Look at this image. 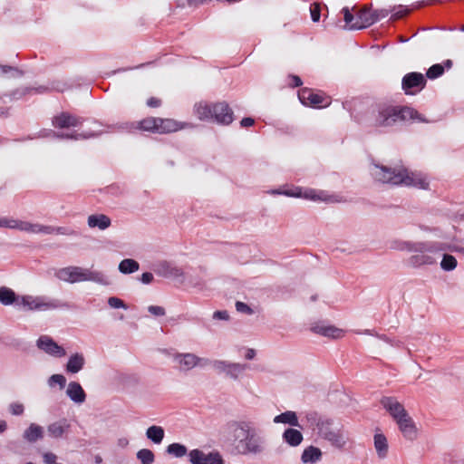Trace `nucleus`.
<instances>
[{
    "label": "nucleus",
    "mask_w": 464,
    "mask_h": 464,
    "mask_svg": "<svg viewBox=\"0 0 464 464\" xmlns=\"http://www.w3.org/2000/svg\"><path fill=\"white\" fill-rule=\"evenodd\" d=\"M342 13L343 14V20L345 22L346 26L352 30V25L356 21V15L353 14L349 9V7L345 6L342 9Z\"/></svg>",
    "instance_id": "obj_41"
},
{
    "label": "nucleus",
    "mask_w": 464,
    "mask_h": 464,
    "mask_svg": "<svg viewBox=\"0 0 464 464\" xmlns=\"http://www.w3.org/2000/svg\"><path fill=\"white\" fill-rule=\"evenodd\" d=\"M285 194L287 196L300 197L299 193H292L290 191H285Z\"/></svg>",
    "instance_id": "obj_64"
},
{
    "label": "nucleus",
    "mask_w": 464,
    "mask_h": 464,
    "mask_svg": "<svg viewBox=\"0 0 464 464\" xmlns=\"http://www.w3.org/2000/svg\"><path fill=\"white\" fill-rule=\"evenodd\" d=\"M300 102L313 108H324L330 105L331 100L322 92H315L309 88H303L298 92Z\"/></svg>",
    "instance_id": "obj_7"
},
{
    "label": "nucleus",
    "mask_w": 464,
    "mask_h": 464,
    "mask_svg": "<svg viewBox=\"0 0 464 464\" xmlns=\"http://www.w3.org/2000/svg\"><path fill=\"white\" fill-rule=\"evenodd\" d=\"M6 430V422L5 421H0V432H3Z\"/></svg>",
    "instance_id": "obj_63"
},
{
    "label": "nucleus",
    "mask_w": 464,
    "mask_h": 464,
    "mask_svg": "<svg viewBox=\"0 0 464 464\" xmlns=\"http://www.w3.org/2000/svg\"><path fill=\"white\" fill-rule=\"evenodd\" d=\"M237 449L242 454L259 453L262 451V440L253 429L240 444H237Z\"/></svg>",
    "instance_id": "obj_9"
},
{
    "label": "nucleus",
    "mask_w": 464,
    "mask_h": 464,
    "mask_svg": "<svg viewBox=\"0 0 464 464\" xmlns=\"http://www.w3.org/2000/svg\"><path fill=\"white\" fill-rule=\"evenodd\" d=\"M457 264V259L453 256L445 254L440 262V266L445 271H451L456 268Z\"/></svg>",
    "instance_id": "obj_37"
},
{
    "label": "nucleus",
    "mask_w": 464,
    "mask_h": 464,
    "mask_svg": "<svg viewBox=\"0 0 464 464\" xmlns=\"http://www.w3.org/2000/svg\"><path fill=\"white\" fill-rule=\"evenodd\" d=\"M43 428L39 425L32 423L28 429L25 430L24 437L29 442H35L37 440L43 438Z\"/></svg>",
    "instance_id": "obj_33"
},
{
    "label": "nucleus",
    "mask_w": 464,
    "mask_h": 464,
    "mask_svg": "<svg viewBox=\"0 0 464 464\" xmlns=\"http://www.w3.org/2000/svg\"><path fill=\"white\" fill-rule=\"evenodd\" d=\"M146 104L150 108H159L162 104V101L160 98L157 97H150L147 100Z\"/></svg>",
    "instance_id": "obj_53"
},
{
    "label": "nucleus",
    "mask_w": 464,
    "mask_h": 464,
    "mask_svg": "<svg viewBox=\"0 0 464 464\" xmlns=\"http://www.w3.org/2000/svg\"><path fill=\"white\" fill-rule=\"evenodd\" d=\"M20 298L16 296L15 293L6 286L0 287V303L4 305H10L14 303L18 304Z\"/></svg>",
    "instance_id": "obj_31"
},
{
    "label": "nucleus",
    "mask_w": 464,
    "mask_h": 464,
    "mask_svg": "<svg viewBox=\"0 0 464 464\" xmlns=\"http://www.w3.org/2000/svg\"><path fill=\"white\" fill-rule=\"evenodd\" d=\"M311 18L313 22H318L321 16V7L317 3H314L310 6Z\"/></svg>",
    "instance_id": "obj_46"
},
{
    "label": "nucleus",
    "mask_w": 464,
    "mask_h": 464,
    "mask_svg": "<svg viewBox=\"0 0 464 464\" xmlns=\"http://www.w3.org/2000/svg\"><path fill=\"white\" fill-rule=\"evenodd\" d=\"M66 394L75 403L81 404L86 400V393L81 384L77 382H69Z\"/></svg>",
    "instance_id": "obj_20"
},
{
    "label": "nucleus",
    "mask_w": 464,
    "mask_h": 464,
    "mask_svg": "<svg viewBox=\"0 0 464 464\" xmlns=\"http://www.w3.org/2000/svg\"><path fill=\"white\" fill-rule=\"evenodd\" d=\"M316 201L335 202V196L328 195L325 191L316 190Z\"/></svg>",
    "instance_id": "obj_45"
},
{
    "label": "nucleus",
    "mask_w": 464,
    "mask_h": 464,
    "mask_svg": "<svg viewBox=\"0 0 464 464\" xmlns=\"http://www.w3.org/2000/svg\"><path fill=\"white\" fill-rule=\"evenodd\" d=\"M167 451L177 458L183 457L187 453V448L179 443H172L168 446Z\"/></svg>",
    "instance_id": "obj_40"
},
{
    "label": "nucleus",
    "mask_w": 464,
    "mask_h": 464,
    "mask_svg": "<svg viewBox=\"0 0 464 464\" xmlns=\"http://www.w3.org/2000/svg\"><path fill=\"white\" fill-rule=\"evenodd\" d=\"M304 198H308V199H311V200H314V201H316V190L315 189H309V190L305 191Z\"/></svg>",
    "instance_id": "obj_59"
},
{
    "label": "nucleus",
    "mask_w": 464,
    "mask_h": 464,
    "mask_svg": "<svg viewBox=\"0 0 464 464\" xmlns=\"http://www.w3.org/2000/svg\"><path fill=\"white\" fill-rule=\"evenodd\" d=\"M147 437L154 443H160L164 438V430L160 426H150L146 431Z\"/></svg>",
    "instance_id": "obj_35"
},
{
    "label": "nucleus",
    "mask_w": 464,
    "mask_h": 464,
    "mask_svg": "<svg viewBox=\"0 0 464 464\" xmlns=\"http://www.w3.org/2000/svg\"><path fill=\"white\" fill-rule=\"evenodd\" d=\"M254 123H255L254 119H252V118H250V117L243 118V119L241 120V121H240V125H241V127H243V128L250 127V126H252Z\"/></svg>",
    "instance_id": "obj_58"
},
{
    "label": "nucleus",
    "mask_w": 464,
    "mask_h": 464,
    "mask_svg": "<svg viewBox=\"0 0 464 464\" xmlns=\"http://www.w3.org/2000/svg\"><path fill=\"white\" fill-rule=\"evenodd\" d=\"M69 428L66 420H59L50 424L47 428V431L51 437L60 438Z\"/></svg>",
    "instance_id": "obj_32"
},
{
    "label": "nucleus",
    "mask_w": 464,
    "mask_h": 464,
    "mask_svg": "<svg viewBox=\"0 0 464 464\" xmlns=\"http://www.w3.org/2000/svg\"><path fill=\"white\" fill-rule=\"evenodd\" d=\"M9 411L13 415H22L24 411V407L20 402H13L9 405Z\"/></svg>",
    "instance_id": "obj_48"
},
{
    "label": "nucleus",
    "mask_w": 464,
    "mask_h": 464,
    "mask_svg": "<svg viewBox=\"0 0 464 464\" xmlns=\"http://www.w3.org/2000/svg\"><path fill=\"white\" fill-rule=\"evenodd\" d=\"M55 276L64 282L74 284L83 281L101 283L103 281V275L101 272L91 271L81 266H66L55 272Z\"/></svg>",
    "instance_id": "obj_3"
},
{
    "label": "nucleus",
    "mask_w": 464,
    "mask_h": 464,
    "mask_svg": "<svg viewBox=\"0 0 464 464\" xmlns=\"http://www.w3.org/2000/svg\"><path fill=\"white\" fill-rule=\"evenodd\" d=\"M18 305L27 307L29 310L45 311L59 307L56 301L45 302L42 297H33L31 295H24L20 298Z\"/></svg>",
    "instance_id": "obj_10"
},
{
    "label": "nucleus",
    "mask_w": 464,
    "mask_h": 464,
    "mask_svg": "<svg viewBox=\"0 0 464 464\" xmlns=\"http://www.w3.org/2000/svg\"><path fill=\"white\" fill-rule=\"evenodd\" d=\"M236 308L238 312L251 314L253 310L245 303L237 301L236 303Z\"/></svg>",
    "instance_id": "obj_52"
},
{
    "label": "nucleus",
    "mask_w": 464,
    "mask_h": 464,
    "mask_svg": "<svg viewBox=\"0 0 464 464\" xmlns=\"http://www.w3.org/2000/svg\"><path fill=\"white\" fill-rule=\"evenodd\" d=\"M37 346L46 353L56 357H63L66 354L65 350L47 335H43L37 340Z\"/></svg>",
    "instance_id": "obj_15"
},
{
    "label": "nucleus",
    "mask_w": 464,
    "mask_h": 464,
    "mask_svg": "<svg viewBox=\"0 0 464 464\" xmlns=\"http://www.w3.org/2000/svg\"><path fill=\"white\" fill-rule=\"evenodd\" d=\"M409 121H423L424 120L413 108L390 103L377 104L372 112V121L375 127H392Z\"/></svg>",
    "instance_id": "obj_1"
},
{
    "label": "nucleus",
    "mask_w": 464,
    "mask_h": 464,
    "mask_svg": "<svg viewBox=\"0 0 464 464\" xmlns=\"http://www.w3.org/2000/svg\"><path fill=\"white\" fill-rule=\"evenodd\" d=\"M85 363V359L82 353L72 354L66 364V371L71 373H77L80 372Z\"/></svg>",
    "instance_id": "obj_26"
},
{
    "label": "nucleus",
    "mask_w": 464,
    "mask_h": 464,
    "mask_svg": "<svg viewBox=\"0 0 464 464\" xmlns=\"http://www.w3.org/2000/svg\"><path fill=\"white\" fill-rule=\"evenodd\" d=\"M443 73H444V66L440 63H436V64L431 65L428 69V71L426 72V77L430 80H434V79L440 77Z\"/></svg>",
    "instance_id": "obj_39"
},
{
    "label": "nucleus",
    "mask_w": 464,
    "mask_h": 464,
    "mask_svg": "<svg viewBox=\"0 0 464 464\" xmlns=\"http://www.w3.org/2000/svg\"><path fill=\"white\" fill-rule=\"evenodd\" d=\"M381 404L395 421L400 418L406 417V414L408 413L404 406L399 402L395 397H382Z\"/></svg>",
    "instance_id": "obj_12"
},
{
    "label": "nucleus",
    "mask_w": 464,
    "mask_h": 464,
    "mask_svg": "<svg viewBox=\"0 0 464 464\" xmlns=\"http://www.w3.org/2000/svg\"><path fill=\"white\" fill-rule=\"evenodd\" d=\"M188 456L192 464H223V459L219 453L206 454L199 450H192Z\"/></svg>",
    "instance_id": "obj_14"
},
{
    "label": "nucleus",
    "mask_w": 464,
    "mask_h": 464,
    "mask_svg": "<svg viewBox=\"0 0 464 464\" xmlns=\"http://www.w3.org/2000/svg\"><path fill=\"white\" fill-rule=\"evenodd\" d=\"M1 227L15 228L21 231L38 234H66L63 227H54L51 226H44L41 224H32L25 221H19L14 219L2 218L0 219Z\"/></svg>",
    "instance_id": "obj_5"
},
{
    "label": "nucleus",
    "mask_w": 464,
    "mask_h": 464,
    "mask_svg": "<svg viewBox=\"0 0 464 464\" xmlns=\"http://www.w3.org/2000/svg\"><path fill=\"white\" fill-rule=\"evenodd\" d=\"M246 358L247 360H252L255 356H256V351L254 349H247L246 351Z\"/></svg>",
    "instance_id": "obj_61"
},
{
    "label": "nucleus",
    "mask_w": 464,
    "mask_h": 464,
    "mask_svg": "<svg viewBox=\"0 0 464 464\" xmlns=\"http://www.w3.org/2000/svg\"><path fill=\"white\" fill-rule=\"evenodd\" d=\"M374 448L379 458L384 459L387 456L388 441L382 433H376L374 435Z\"/></svg>",
    "instance_id": "obj_30"
},
{
    "label": "nucleus",
    "mask_w": 464,
    "mask_h": 464,
    "mask_svg": "<svg viewBox=\"0 0 464 464\" xmlns=\"http://www.w3.org/2000/svg\"><path fill=\"white\" fill-rule=\"evenodd\" d=\"M230 362H225V361H214L212 362V365L213 367L218 371V372H227V369H228V366H229Z\"/></svg>",
    "instance_id": "obj_50"
},
{
    "label": "nucleus",
    "mask_w": 464,
    "mask_h": 464,
    "mask_svg": "<svg viewBox=\"0 0 464 464\" xmlns=\"http://www.w3.org/2000/svg\"><path fill=\"white\" fill-rule=\"evenodd\" d=\"M395 422L405 439L413 440L417 438V427L409 413L406 414V417L400 418Z\"/></svg>",
    "instance_id": "obj_17"
},
{
    "label": "nucleus",
    "mask_w": 464,
    "mask_h": 464,
    "mask_svg": "<svg viewBox=\"0 0 464 464\" xmlns=\"http://www.w3.org/2000/svg\"><path fill=\"white\" fill-rule=\"evenodd\" d=\"M283 440L287 443L291 447H297L299 446L303 440V434L298 430H295L294 428H288L286 429L283 435H282Z\"/></svg>",
    "instance_id": "obj_25"
},
{
    "label": "nucleus",
    "mask_w": 464,
    "mask_h": 464,
    "mask_svg": "<svg viewBox=\"0 0 464 464\" xmlns=\"http://www.w3.org/2000/svg\"><path fill=\"white\" fill-rule=\"evenodd\" d=\"M234 441L240 444L242 440L250 433L253 428L246 422H235L231 425Z\"/></svg>",
    "instance_id": "obj_21"
},
{
    "label": "nucleus",
    "mask_w": 464,
    "mask_h": 464,
    "mask_svg": "<svg viewBox=\"0 0 464 464\" xmlns=\"http://www.w3.org/2000/svg\"><path fill=\"white\" fill-rule=\"evenodd\" d=\"M246 369V364L230 362L227 372V375L229 376L230 378L237 379Z\"/></svg>",
    "instance_id": "obj_38"
},
{
    "label": "nucleus",
    "mask_w": 464,
    "mask_h": 464,
    "mask_svg": "<svg viewBox=\"0 0 464 464\" xmlns=\"http://www.w3.org/2000/svg\"><path fill=\"white\" fill-rule=\"evenodd\" d=\"M356 21L352 25V30H358L369 27L374 24V20L372 16V9L371 7L364 5L361 9H359L356 13Z\"/></svg>",
    "instance_id": "obj_18"
},
{
    "label": "nucleus",
    "mask_w": 464,
    "mask_h": 464,
    "mask_svg": "<svg viewBox=\"0 0 464 464\" xmlns=\"http://www.w3.org/2000/svg\"><path fill=\"white\" fill-rule=\"evenodd\" d=\"M372 176L377 181L391 185H404L421 189H428L429 188V182L424 174L409 171L401 166L388 168L386 166L375 165Z\"/></svg>",
    "instance_id": "obj_2"
},
{
    "label": "nucleus",
    "mask_w": 464,
    "mask_h": 464,
    "mask_svg": "<svg viewBox=\"0 0 464 464\" xmlns=\"http://www.w3.org/2000/svg\"><path fill=\"white\" fill-rule=\"evenodd\" d=\"M56 137L59 139H66V140H83V139L89 138L90 136H87L82 133L70 132V133L56 134Z\"/></svg>",
    "instance_id": "obj_43"
},
{
    "label": "nucleus",
    "mask_w": 464,
    "mask_h": 464,
    "mask_svg": "<svg viewBox=\"0 0 464 464\" xmlns=\"http://www.w3.org/2000/svg\"><path fill=\"white\" fill-rule=\"evenodd\" d=\"M215 319L227 320L228 319V314L227 311H216L213 314Z\"/></svg>",
    "instance_id": "obj_57"
},
{
    "label": "nucleus",
    "mask_w": 464,
    "mask_h": 464,
    "mask_svg": "<svg viewBox=\"0 0 464 464\" xmlns=\"http://www.w3.org/2000/svg\"><path fill=\"white\" fill-rule=\"evenodd\" d=\"M139 267H140L139 263L136 260L130 259V258L123 259L119 264V270L122 274L134 273L139 270Z\"/></svg>",
    "instance_id": "obj_34"
},
{
    "label": "nucleus",
    "mask_w": 464,
    "mask_h": 464,
    "mask_svg": "<svg viewBox=\"0 0 464 464\" xmlns=\"http://www.w3.org/2000/svg\"><path fill=\"white\" fill-rule=\"evenodd\" d=\"M407 248L416 253L410 258V263L412 266H420L436 263V258L433 256V254L438 251V248L434 245L427 243L407 244Z\"/></svg>",
    "instance_id": "obj_6"
},
{
    "label": "nucleus",
    "mask_w": 464,
    "mask_h": 464,
    "mask_svg": "<svg viewBox=\"0 0 464 464\" xmlns=\"http://www.w3.org/2000/svg\"><path fill=\"white\" fill-rule=\"evenodd\" d=\"M390 14V11L387 9H377V10H372V16L374 20V24L381 19H383L388 16Z\"/></svg>",
    "instance_id": "obj_47"
},
{
    "label": "nucleus",
    "mask_w": 464,
    "mask_h": 464,
    "mask_svg": "<svg viewBox=\"0 0 464 464\" xmlns=\"http://www.w3.org/2000/svg\"><path fill=\"white\" fill-rule=\"evenodd\" d=\"M214 103L200 102L194 106V112L200 121H212Z\"/></svg>",
    "instance_id": "obj_22"
},
{
    "label": "nucleus",
    "mask_w": 464,
    "mask_h": 464,
    "mask_svg": "<svg viewBox=\"0 0 464 464\" xmlns=\"http://www.w3.org/2000/svg\"><path fill=\"white\" fill-rule=\"evenodd\" d=\"M275 423L289 424L292 427H300L297 415L295 411H286L274 418Z\"/></svg>",
    "instance_id": "obj_28"
},
{
    "label": "nucleus",
    "mask_w": 464,
    "mask_h": 464,
    "mask_svg": "<svg viewBox=\"0 0 464 464\" xmlns=\"http://www.w3.org/2000/svg\"><path fill=\"white\" fill-rule=\"evenodd\" d=\"M87 223L91 228L98 227L101 230H104L111 226V221L104 214H93L88 217Z\"/></svg>",
    "instance_id": "obj_23"
},
{
    "label": "nucleus",
    "mask_w": 464,
    "mask_h": 464,
    "mask_svg": "<svg viewBox=\"0 0 464 464\" xmlns=\"http://www.w3.org/2000/svg\"><path fill=\"white\" fill-rule=\"evenodd\" d=\"M108 304L112 308H127L124 302L121 299L115 296H111L108 299Z\"/></svg>",
    "instance_id": "obj_49"
},
{
    "label": "nucleus",
    "mask_w": 464,
    "mask_h": 464,
    "mask_svg": "<svg viewBox=\"0 0 464 464\" xmlns=\"http://www.w3.org/2000/svg\"><path fill=\"white\" fill-rule=\"evenodd\" d=\"M148 310L155 316H163L166 314L164 307L159 305H150Z\"/></svg>",
    "instance_id": "obj_51"
},
{
    "label": "nucleus",
    "mask_w": 464,
    "mask_h": 464,
    "mask_svg": "<svg viewBox=\"0 0 464 464\" xmlns=\"http://www.w3.org/2000/svg\"><path fill=\"white\" fill-rule=\"evenodd\" d=\"M49 385H53L54 383H57L59 384L60 388L61 389H63L65 384H66V379L63 375L62 374H53L50 378H49Z\"/></svg>",
    "instance_id": "obj_44"
},
{
    "label": "nucleus",
    "mask_w": 464,
    "mask_h": 464,
    "mask_svg": "<svg viewBox=\"0 0 464 464\" xmlns=\"http://www.w3.org/2000/svg\"><path fill=\"white\" fill-rule=\"evenodd\" d=\"M137 459L141 464H152L155 457L154 453L150 450L142 449L137 452Z\"/></svg>",
    "instance_id": "obj_36"
},
{
    "label": "nucleus",
    "mask_w": 464,
    "mask_h": 464,
    "mask_svg": "<svg viewBox=\"0 0 464 464\" xmlns=\"http://www.w3.org/2000/svg\"><path fill=\"white\" fill-rule=\"evenodd\" d=\"M311 330L323 336L332 338H341L343 336V331L334 325H327L324 323H315L312 325Z\"/></svg>",
    "instance_id": "obj_19"
},
{
    "label": "nucleus",
    "mask_w": 464,
    "mask_h": 464,
    "mask_svg": "<svg viewBox=\"0 0 464 464\" xmlns=\"http://www.w3.org/2000/svg\"><path fill=\"white\" fill-rule=\"evenodd\" d=\"M426 77L421 72L406 73L401 80V89L406 95H415L425 88Z\"/></svg>",
    "instance_id": "obj_8"
},
{
    "label": "nucleus",
    "mask_w": 464,
    "mask_h": 464,
    "mask_svg": "<svg viewBox=\"0 0 464 464\" xmlns=\"http://www.w3.org/2000/svg\"><path fill=\"white\" fill-rule=\"evenodd\" d=\"M452 64H453L452 61L448 59V60L444 61L442 65L444 66V69L445 68L450 69L452 67Z\"/></svg>",
    "instance_id": "obj_62"
},
{
    "label": "nucleus",
    "mask_w": 464,
    "mask_h": 464,
    "mask_svg": "<svg viewBox=\"0 0 464 464\" xmlns=\"http://www.w3.org/2000/svg\"><path fill=\"white\" fill-rule=\"evenodd\" d=\"M44 461L45 464H56V456L52 452L44 453Z\"/></svg>",
    "instance_id": "obj_54"
},
{
    "label": "nucleus",
    "mask_w": 464,
    "mask_h": 464,
    "mask_svg": "<svg viewBox=\"0 0 464 464\" xmlns=\"http://www.w3.org/2000/svg\"><path fill=\"white\" fill-rule=\"evenodd\" d=\"M322 457V451L319 448L309 446L304 450L301 459L304 463H315Z\"/></svg>",
    "instance_id": "obj_29"
},
{
    "label": "nucleus",
    "mask_w": 464,
    "mask_h": 464,
    "mask_svg": "<svg viewBox=\"0 0 464 464\" xmlns=\"http://www.w3.org/2000/svg\"><path fill=\"white\" fill-rule=\"evenodd\" d=\"M15 70L14 67L7 65H0V75L7 73L10 71Z\"/></svg>",
    "instance_id": "obj_60"
},
{
    "label": "nucleus",
    "mask_w": 464,
    "mask_h": 464,
    "mask_svg": "<svg viewBox=\"0 0 464 464\" xmlns=\"http://www.w3.org/2000/svg\"><path fill=\"white\" fill-rule=\"evenodd\" d=\"M153 278H154V277H153V275H152L151 273H150V272H145V273H143V274L141 275V278H140V280H141V282H142L143 284H150V283H151V282H152Z\"/></svg>",
    "instance_id": "obj_56"
},
{
    "label": "nucleus",
    "mask_w": 464,
    "mask_h": 464,
    "mask_svg": "<svg viewBox=\"0 0 464 464\" xmlns=\"http://www.w3.org/2000/svg\"><path fill=\"white\" fill-rule=\"evenodd\" d=\"M158 117H146L133 123V128L141 131L157 133Z\"/></svg>",
    "instance_id": "obj_24"
},
{
    "label": "nucleus",
    "mask_w": 464,
    "mask_h": 464,
    "mask_svg": "<svg viewBox=\"0 0 464 464\" xmlns=\"http://www.w3.org/2000/svg\"><path fill=\"white\" fill-rule=\"evenodd\" d=\"M82 118L66 111H63L52 119V124L56 129L75 128L82 125Z\"/></svg>",
    "instance_id": "obj_11"
},
{
    "label": "nucleus",
    "mask_w": 464,
    "mask_h": 464,
    "mask_svg": "<svg viewBox=\"0 0 464 464\" xmlns=\"http://www.w3.org/2000/svg\"><path fill=\"white\" fill-rule=\"evenodd\" d=\"M157 125V133L159 134H169L188 127V124L185 122L178 121L174 119L160 117H158Z\"/></svg>",
    "instance_id": "obj_16"
},
{
    "label": "nucleus",
    "mask_w": 464,
    "mask_h": 464,
    "mask_svg": "<svg viewBox=\"0 0 464 464\" xmlns=\"http://www.w3.org/2000/svg\"><path fill=\"white\" fill-rule=\"evenodd\" d=\"M309 420L315 421L318 435L328 440L333 446L336 448H343L345 440L341 429L334 425V421L325 417H319L316 419L315 414L312 415Z\"/></svg>",
    "instance_id": "obj_4"
},
{
    "label": "nucleus",
    "mask_w": 464,
    "mask_h": 464,
    "mask_svg": "<svg viewBox=\"0 0 464 464\" xmlns=\"http://www.w3.org/2000/svg\"><path fill=\"white\" fill-rule=\"evenodd\" d=\"M175 359L179 360L180 367L186 371L194 368L201 361L199 357L192 353L178 354Z\"/></svg>",
    "instance_id": "obj_27"
},
{
    "label": "nucleus",
    "mask_w": 464,
    "mask_h": 464,
    "mask_svg": "<svg viewBox=\"0 0 464 464\" xmlns=\"http://www.w3.org/2000/svg\"><path fill=\"white\" fill-rule=\"evenodd\" d=\"M392 11L393 14L392 15V18L393 20L401 19L410 13V9L403 5H399L398 7H395Z\"/></svg>",
    "instance_id": "obj_42"
},
{
    "label": "nucleus",
    "mask_w": 464,
    "mask_h": 464,
    "mask_svg": "<svg viewBox=\"0 0 464 464\" xmlns=\"http://www.w3.org/2000/svg\"><path fill=\"white\" fill-rule=\"evenodd\" d=\"M233 111L227 102H220L214 103L212 121L228 125L233 121Z\"/></svg>",
    "instance_id": "obj_13"
},
{
    "label": "nucleus",
    "mask_w": 464,
    "mask_h": 464,
    "mask_svg": "<svg viewBox=\"0 0 464 464\" xmlns=\"http://www.w3.org/2000/svg\"><path fill=\"white\" fill-rule=\"evenodd\" d=\"M290 84L293 87H299L303 84L301 78L297 75H290Z\"/></svg>",
    "instance_id": "obj_55"
}]
</instances>
